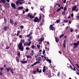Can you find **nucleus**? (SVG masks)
<instances>
[{"mask_svg": "<svg viewBox=\"0 0 79 79\" xmlns=\"http://www.w3.org/2000/svg\"><path fill=\"white\" fill-rule=\"evenodd\" d=\"M33 34V33H32V32H30L29 34H30V35H32Z\"/></svg>", "mask_w": 79, "mask_h": 79, "instance_id": "56", "label": "nucleus"}, {"mask_svg": "<svg viewBox=\"0 0 79 79\" xmlns=\"http://www.w3.org/2000/svg\"><path fill=\"white\" fill-rule=\"evenodd\" d=\"M4 69H3V67H1V72H2V70H3Z\"/></svg>", "mask_w": 79, "mask_h": 79, "instance_id": "37", "label": "nucleus"}, {"mask_svg": "<svg viewBox=\"0 0 79 79\" xmlns=\"http://www.w3.org/2000/svg\"><path fill=\"white\" fill-rule=\"evenodd\" d=\"M76 8H77V6H75L73 7L72 9V10L73 11H75L76 10Z\"/></svg>", "mask_w": 79, "mask_h": 79, "instance_id": "7", "label": "nucleus"}, {"mask_svg": "<svg viewBox=\"0 0 79 79\" xmlns=\"http://www.w3.org/2000/svg\"><path fill=\"white\" fill-rule=\"evenodd\" d=\"M63 22L65 23H68V20H64Z\"/></svg>", "mask_w": 79, "mask_h": 79, "instance_id": "33", "label": "nucleus"}, {"mask_svg": "<svg viewBox=\"0 0 79 79\" xmlns=\"http://www.w3.org/2000/svg\"><path fill=\"white\" fill-rule=\"evenodd\" d=\"M27 62V60L25 61H21V63H23V64H25V63H26Z\"/></svg>", "mask_w": 79, "mask_h": 79, "instance_id": "19", "label": "nucleus"}, {"mask_svg": "<svg viewBox=\"0 0 79 79\" xmlns=\"http://www.w3.org/2000/svg\"><path fill=\"white\" fill-rule=\"evenodd\" d=\"M27 58H32V56H27Z\"/></svg>", "mask_w": 79, "mask_h": 79, "instance_id": "26", "label": "nucleus"}, {"mask_svg": "<svg viewBox=\"0 0 79 79\" xmlns=\"http://www.w3.org/2000/svg\"><path fill=\"white\" fill-rule=\"evenodd\" d=\"M38 61H41V60L40 59V57H38Z\"/></svg>", "mask_w": 79, "mask_h": 79, "instance_id": "36", "label": "nucleus"}, {"mask_svg": "<svg viewBox=\"0 0 79 79\" xmlns=\"http://www.w3.org/2000/svg\"><path fill=\"white\" fill-rule=\"evenodd\" d=\"M35 73H36V71L34 70V71H33V74H35Z\"/></svg>", "mask_w": 79, "mask_h": 79, "instance_id": "38", "label": "nucleus"}, {"mask_svg": "<svg viewBox=\"0 0 79 79\" xmlns=\"http://www.w3.org/2000/svg\"><path fill=\"white\" fill-rule=\"evenodd\" d=\"M46 61H48V62H49L50 64H51V63H52V61H51V60L50 59H46Z\"/></svg>", "mask_w": 79, "mask_h": 79, "instance_id": "16", "label": "nucleus"}, {"mask_svg": "<svg viewBox=\"0 0 79 79\" xmlns=\"http://www.w3.org/2000/svg\"><path fill=\"white\" fill-rule=\"evenodd\" d=\"M25 11L26 12H28V11H29V9L28 8L26 9L25 10Z\"/></svg>", "mask_w": 79, "mask_h": 79, "instance_id": "41", "label": "nucleus"}, {"mask_svg": "<svg viewBox=\"0 0 79 79\" xmlns=\"http://www.w3.org/2000/svg\"><path fill=\"white\" fill-rule=\"evenodd\" d=\"M60 72L58 73L57 74L58 76V77L60 76Z\"/></svg>", "mask_w": 79, "mask_h": 79, "instance_id": "50", "label": "nucleus"}, {"mask_svg": "<svg viewBox=\"0 0 79 79\" xmlns=\"http://www.w3.org/2000/svg\"><path fill=\"white\" fill-rule=\"evenodd\" d=\"M27 16L28 18H29L31 19H33L34 18V16H33L32 15H31V13H29L27 15Z\"/></svg>", "mask_w": 79, "mask_h": 79, "instance_id": "3", "label": "nucleus"}, {"mask_svg": "<svg viewBox=\"0 0 79 79\" xmlns=\"http://www.w3.org/2000/svg\"><path fill=\"white\" fill-rule=\"evenodd\" d=\"M34 22H35V23H38L39 21V18H38V17H36L35 18V19H34Z\"/></svg>", "mask_w": 79, "mask_h": 79, "instance_id": "8", "label": "nucleus"}, {"mask_svg": "<svg viewBox=\"0 0 79 79\" xmlns=\"http://www.w3.org/2000/svg\"><path fill=\"white\" fill-rule=\"evenodd\" d=\"M41 19H42V18L41 17V16H40L39 17V19H38L39 20H38V23H39L40 21V20H41Z\"/></svg>", "mask_w": 79, "mask_h": 79, "instance_id": "21", "label": "nucleus"}, {"mask_svg": "<svg viewBox=\"0 0 79 79\" xmlns=\"http://www.w3.org/2000/svg\"><path fill=\"white\" fill-rule=\"evenodd\" d=\"M44 7H43V8H41L40 10L41 11H43V13H44L45 11H44Z\"/></svg>", "mask_w": 79, "mask_h": 79, "instance_id": "18", "label": "nucleus"}, {"mask_svg": "<svg viewBox=\"0 0 79 79\" xmlns=\"http://www.w3.org/2000/svg\"><path fill=\"white\" fill-rule=\"evenodd\" d=\"M45 73L46 75H48V74L49 73V72H48L47 71H45Z\"/></svg>", "mask_w": 79, "mask_h": 79, "instance_id": "25", "label": "nucleus"}, {"mask_svg": "<svg viewBox=\"0 0 79 79\" xmlns=\"http://www.w3.org/2000/svg\"><path fill=\"white\" fill-rule=\"evenodd\" d=\"M8 27H6V26H4L3 27V29L5 31H7Z\"/></svg>", "mask_w": 79, "mask_h": 79, "instance_id": "13", "label": "nucleus"}, {"mask_svg": "<svg viewBox=\"0 0 79 79\" xmlns=\"http://www.w3.org/2000/svg\"><path fill=\"white\" fill-rule=\"evenodd\" d=\"M17 24H18V22H17V21H15L14 23V26L15 25H17Z\"/></svg>", "mask_w": 79, "mask_h": 79, "instance_id": "31", "label": "nucleus"}, {"mask_svg": "<svg viewBox=\"0 0 79 79\" xmlns=\"http://www.w3.org/2000/svg\"><path fill=\"white\" fill-rule=\"evenodd\" d=\"M16 60H17V62H19V60L18 59V57H16Z\"/></svg>", "mask_w": 79, "mask_h": 79, "instance_id": "39", "label": "nucleus"}, {"mask_svg": "<svg viewBox=\"0 0 79 79\" xmlns=\"http://www.w3.org/2000/svg\"><path fill=\"white\" fill-rule=\"evenodd\" d=\"M77 19L78 20H79V16H77Z\"/></svg>", "mask_w": 79, "mask_h": 79, "instance_id": "61", "label": "nucleus"}, {"mask_svg": "<svg viewBox=\"0 0 79 79\" xmlns=\"http://www.w3.org/2000/svg\"><path fill=\"white\" fill-rule=\"evenodd\" d=\"M19 4H20V5H22V2H21L19 1Z\"/></svg>", "mask_w": 79, "mask_h": 79, "instance_id": "53", "label": "nucleus"}, {"mask_svg": "<svg viewBox=\"0 0 79 79\" xmlns=\"http://www.w3.org/2000/svg\"><path fill=\"white\" fill-rule=\"evenodd\" d=\"M37 48H38V49H40V45L39 44L37 45Z\"/></svg>", "mask_w": 79, "mask_h": 79, "instance_id": "24", "label": "nucleus"}, {"mask_svg": "<svg viewBox=\"0 0 79 79\" xmlns=\"http://www.w3.org/2000/svg\"><path fill=\"white\" fill-rule=\"evenodd\" d=\"M19 48V50H20L21 51H23L24 50V47L23 46L22 42H21L20 44L18 45Z\"/></svg>", "mask_w": 79, "mask_h": 79, "instance_id": "1", "label": "nucleus"}, {"mask_svg": "<svg viewBox=\"0 0 79 79\" xmlns=\"http://www.w3.org/2000/svg\"><path fill=\"white\" fill-rule=\"evenodd\" d=\"M10 24H12V25H13V20L11 19H10Z\"/></svg>", "mask_w": 79, "mask_h": 79, "instance_id": "11", "label": "nucleus"}, {"mask_svg": "<svg viewBox=\"0 0 79 79\" xmlns=\"http://www.w3.org/2000/svg\"><path fill=\"white\" fill-rule=\"evenodd\" d=\"M20 28L21 29H23L24 28V26L22 25L20 26Z\"/></svg>", "mask_w": 79, "mask_h": 79, "instance_id": "44", "label": "nucleus"}, {"mask_svg": "<svg viewBox=\"0 0 79 79\" xmlns=\"http://www.w3.org/2000/svg\"><path fill=\"white\" fill-rule=\"evenodd\" d=\"M64 14H65V11H64L62 13V15H64Z\"/></svg>", "mask_w": 79, "mask_h": 79, "instance_id": "49", "label": "nucleus"}, {"mask_svg": "<svg viewBox=\"0 0 79 79\" xmlns=\"http://www.w3.org/2000/svg\"><path fill=\"white\" fill-rule=\"evenodd\" d=\"M31 42L30 41L29 43H27V42H26L24 43V46H27V47L28 45V47H29L30 45H31Z\"/></svg>", "mask_w": 79, "mask_h": 79, "instance_id": "2", "label": "nucleus"}, {"mask_svg": "<svg viewBox=\"0 0 79 79\" xmlns=\"http://www.w3.org/2000/svg\"><path fill=\"white\" fill-rule=\"evenodd\" d=\"M60 9H64V7L62 6H61L60 7Z\"/></svg>", "mask_w": 79, "mask_h": 79, "instance_id": "46", "label": "nucleus"}, {"mask_svg": "<svg viewBox=\"0 0 79 79\" xmlns=\"http://www.w3.org/2000/svg\"><path fill=\"white\" fill-rule=\"evenodd\" d=\"M71 17H73V16H74V14H73V13L71 14Z\"/></svg>", "mask_w": 79, "mask_h": 79, "instance_id": "55", "label": "nucleus"}, {"mask_svg": "<svg viewBox=\"0 0 79 79\" xmlns=\"http://www.w3.org/2000/svg\"><path fill=\"white\" fill-rule=\"evenodd\" d=\"M43 24H44V23H41L40 24V26H43Z\"/></svg>", "mask_w": 79, "mask_h": 79, "instance_id": "62", "label": "nucleus"}, {"mask_svg": "<svg viewBox=\"0 0 79 79\" xmlns=\"http://www.w3.org/2000/svg\"><path fill=\"white\" fill-rule=\"evenodd\" d=\"M18 56H20V52H19L18 53Z\"/></svg>", "mask_w": 79, "mask_h": 79, "instance_id": "40", "label": "nucleus"}, {"mask_svg": "<svg viewBox=\"0 0 79 79\" xmlns=\"http://www.w3.org/2000/svg\"><path fill=\"white\" fill-rule=\"evenodd\" d=\"M64 35V34H62L60 35V36H59V37L60 38H61V37H63Z\"/></svg>", "mask_w": 79, "mask_h": 79, "instance_id": "29", "label": "nucleus"}, {"mask_svg": "<svg viewBox=\"0 0 79 79\" xmlns=\"http://www.w3.org/2000/svg\"><path fill=\"white\" fill-rule=\"evenodd\" d=\"M66 0H64V2H63V3H66Z\"/></svg>", "mask_w": 79, "mask_h": 79, "instance_id": "59", "label": "nucleus"}, {"mask_svg": "<svg viewBox=\"0 0 79 79\" xmlns=\"http://www.w3.org/2000/svg\"><path fill=\"white\" fill-rule=\"evenodd\" d=\"M4 23H7V20L6 19H5V18H4Z\"/></svg>", "mask_w": 79, "mask_h": 79, "instance_id": "30", "label": "nucleus"}, {"mask_svg": "<svg viewBox=\"0 0 79 79\" xmlns=\"http://www.w3.org/2000/svg\"><path fill=\"white\" fill-rule=\"evenodd\" d=\"M36 62L37 64H39L40 63V61H36Z\"/></svg>", "mask_w": 79, "mask_h": 79, "instance_id": "54", "label": "nucleus"}, {"mask_svg": "<svg viewBox=\"0 0 79 79\" xmlns=\"http://www.w3.org/2000/svg\"><path fill=\"white\" fill-rule=\"evenodd\" d=\"M23 6L19 7L17 9L18 10H23Z\"/></svg>", "mask_w": 79, "mask_h": 79, "instance_id": "12", "label": "nucleus"}, {"mask_svg": "<svg viewBox=\"0 0 79 79\" xmlns=\"http://www.w3.org/2000/svg\"><path fill=\"white\" fill-rule=\"evenodd\" d=\"M19 2L18 1H17L16 2V5H19Z\"/></svg>", "mask_w": 79, "mask_h": 79, "instance_id": "32", "label": "nucleus"}, {"mask_svg": "<svg viewBox=\"0 0 79 79\" xmlns=\"http://www.w3.org/2000/svg\"><path fill=\"white\" fill-rule=\"evenodd\" d=\"M70 31L71 32H73V28H71L70 29Z\"/></svg>", "mask_w": 79, "mask_h": 79, "instance_id": "42", "label": "nucleus"}, {"mask_svg": "<svg viewBox=\"0 0 79 79\" xmlns=\"http://www.w3.org/2000/svg\"><path fill=\"white\" fill-rule=\"evenodd\" d=\"M34 51L32 50L31 51V54L32 55H34Z\"/></svg>", "mask_w": 79, "mask_h": 79, "instance_id": "45", "label": "nucleus"}, {"mask_svg": "<svg viewBox=\"0 0 79 79\" xmlns=\"http://www.w3.org/2000/svg\"><path fill=\"white\" fill-rule=\"evenodd\" d=\"M20 33V31L19 30L17 31V34H19Z\"/></svg>", "mask_w": 79, "mask_h": 79, "instance_id": "57", "label": "nucleus"}, {"mask_svg": "<svg viewBox=\"0 0 79 79\" xmlns=\"http://www.w3.org/2000/svg\"><path fill=\"white\" fill-rule=\"evenodd\" d=\"M56 23H60V20H56Z\"/></svg>", "mask_w": 79, "mask_h": 79, "instance_id": "48", "label": "nucleus"}, {"mask_svg": "<svg viewBox=\"0 0 79 79\" xmlns=\"http://www.w3.org/2000/svg\"><path fill=\"white\" fill-rule=\"evenodd\" d=\"M29 47H27L26 48V50H29Z\"/></svg>", "mask_w": 79, "mask_h": 79, "instance_id": "52", "label": "nucleus"}, {"mask_svg": "<svg viewBox=\"0 0 79 79\" xmlns=\"http://www.w3.org/2000/svg\"><path fill=\"white\" fill-rule=\"evenodd\" d=\"M10 71L11 73L12 74H14V73H13V70L12 69H10Z\"/></svg>", "mask_w": 79, "mask_h": 79, "instance_id": "17", "label": "nucleus"}, {"mask_svg": "<svg viewBox=\"0 0 79 79\" xmlns=\"http://www.w3.org/2000/svg\"><path fill=\"white\" fill-rule=\"evenodd\" d=\"M79 45V41H77V43H73V45H74V47H75V48H76V47H77V46H78Z\"/></svg>", "mask_w": 79, "mask_h": 79, "instance_id": "5", "label": "nucleus"}, {"mask_svg": "<svg viewBox=\"0 0 79 79\" xmlns=\"http://www.w3.org/2000/svg\"><path fill=\"white\" fill-rule=\"evenodd\" d=\"M64 11H66L67 10V9L66 7H64Z\"/></svg>", "mask_w": 79, "mask_h": 79, "instance_id": "34", "label": "nucleus"}, {"mask_svg": "<svg viewBox=\"0 0 79 79\" xmlns=\"http://www.w3.org/2000/svg\"><path fill=\"white\" fill-rule=\"evenodd\" d=\"M67 37H67V36H64V39H67Z\"/></svg>", "mask_w": 79, "mask_h": 79, "instance_id": "58", "label": "nucleus"}, {"mask_svg": "<svg viewBox=\"0 0 79 79\" xmlns=\"http://www.w3.org/2000/svg\"><path fill=\"white\" fill-rule=\"evenodd\" d=\"M36 72L39 73H42V70L40 69V70L39 69V68H37L36 69Z\"/></svg>", "mask_w": 79, "mask_h": 79, "instance_id": "9", "label": "nucleus"}, {"mask_svg": "<svg viewBox=\"0 0 79 79\" xmlns=\"http://www.w3.org/2000/svg\"><path fill=\"white\" fill-rule=\"evenodd\" d=\"M49 77H51V73L49 72L48 74L47 75Z\"/></svg>", "mask_w": 79, "mask_h": 79, "instance_id": "23", "label": "nucleus"}, {"mask_svg": "<svg viewBox=\"0 0 79 79\" xmlns=\"http://www.w3.org/2000/svg\"><path fill=\"white\" fill-rule=\"evenodd\" d=\"M60 10H61V9L60 8L58 9L57 10V12H58V11H60Z\"/></svg>", "mask_w": 79, "mask_h": 79, "instance_id": "43", "label": "nucleus"}, {"mask_svg": "<svg viewBox=\"0 0 79 79\" xmlns=\"http://www.w3.org/2000/svg\"><path fill=\"white\" fill-rule=\"evenodd\" d=\"M55 40H58V38H57L56 37H55Z\"/></svg>", "mask_w": 79, "mask_h": 79, "instance_id": "63", "label": "nucleus"}, {"mask_svg": "<svg viewBox=\"0 0 79 79\" xmlns=\"http://www.w3.org/2000/svg\"><path fill=\"white\" fill-rule=\"evenodd\" d=\"M10 68H6V70H7V72H9L10 71Z\"/></svg>", "mask_w": 79, "mask_h": 79, "instance_id": "22", "label": "nucleus"}, {"mask_svg": "<svg viewBox=\"0 0 79 79\" xmlns=\"http://www.w3.org/2000/svg\"><path fill=\"white\" fill-rule=\"evenodd\" d=\"M44 35L42 36L40 40H44Z\"/></svg>", "mask_w": 79, "mask_h": 79, "instance_id": "28", "label": "nucleus"}, {"mask_svg": "<svg viewBox=\"0 0 79 79\" xmlns=\"http://www.w3.org/2000/svg\"><path fill=\"white\" fill-rule=\"evenodd\" d=\"M32 48H33L34 49H35V46L34 45H32L31 46Z\"/></svg>", "mask_w": 79, "mask_h": 79, "instance_id": "27", "label": "nucleus"}, {"mask_svg": "<svg viewBox=\"0 0 79 79\" xmlns=\"http://www.w3.org/2000/svg\"><path fill=\"white\" fill-rule=\"evenodd\" d=\"M6 2V0H1L0 1V3H5Z\"/></svg>", "mask_w": 79, "mask_h": 79, "instance_id": "15", "label": "nucleus"}, {"mask_svg": "<svg viewBox=\"0 0 79 79\" xmlns=\"http://www.w3.org/2000/svg\"><path fill=\"white\" fill-rule=\"evenodd\" d=\"M11 7L13 8L14 9H16V5L13 3H11Z\"/></svg>", "mask_w": 79, "mask_h": 79, "instance_id": "6", "label": "nucleus"}, {"mask_svg": "<svg viewBox=\"0 0 79 79\" xmlns=\"http://www.w3.org/2000/svg\"><path fill=\"white\" fill-rule=\"evenodd\" d=\"M45 52V50H44L43 52V54H44Z\"/></svg>", "mask_w": 79, "mask_h": 79, "instance_id": "51", "label": "nucleus"}, {"mask_svg": "<svg viewBox=\"0 0 79 79\" xmlns=\"http://www.w3.org/2000/svg\"><path fill=\"white\" fill-rule=\"evenodd\" d=\"M38 41L39 42H42V41H43V40H38Z\"/></svg>", "mask_w": 79, "mask_h": 79, "instance_id": "35", "label": "nucleus"}, {"mask_svg": "<svg viewBox=\"0 0 79 79\" xmlns=\"http://www.w3.org/2000/svg\"><path fill=\"white\" fill-rule=\"evenodd\" d=\"M19 2H20L21 1V2H24V0H18Z\"/></svg>", "mask_w": 79, "mask_h": 79, "instance_id": "60", "label": "nucleus"}, {"mask_svg": "<svg viewBox=\"0 0 79 79\" xmlns=\"http://www.w3.org/2000/svg\"><path fill=\"white\" fill-rule=\"evenodd\" d=\"M49 30L54 31L55 30V28L53 26V25H51L49 26Z\"/></svg>", "mask_w": 79, "mask_h": 79, "instance_id": "4", "label": "nucleus"}, {"mask_svg": "<svg viewBox=\"0 0 79 79\" xmlns=\"http://www.w3.org/2000/svg\"><path fill=\"white\" fill-rule=\"evenodd\" d=\"M64 48H66V40H64V43L63 44Z\"/></svg>", "mask_w": 79, "mask_h": 79, "instance_id": "14", "label": "nucleus"}, {"mask_svg": "<svg viewBox=\"0 0 79 79\" xmlns=\"http://www.w3.org/2000/svg\"><path fill=\"white\" fill-rule=\"evenodd\" d=\"M30 36H31V35L30 34H29V35H27L26 37H30Z\"/></svg>", "mask_w": 79, "mask_h": 79, "instance_id": "47", "label": "nucleus"}, {"mask_svg": "<svg viewBox=\"0 0 79 79\" xmlns=\"http://www.w3.org/2000/svg\"><path fill=\"white\" fill-rule=\"evenodd\" d=\"M45 66H44V67H43V73H44L45 72V71L46 70H45Z\"/></svg>", "mask_w": 79, "mask_h": 79, "instance_id": "20", "label": "nucleus"}, {"mask_svg": "<svg viewBox=\"0 0 79 79\" xmlns=\"http://www.w3.org/2000/svg\"><path fill=\"white\" fill-rule=\"evenodd\" d=\"M5 5L6 6V7H7L8 6H10V3L8 2H6L5 4Z\"/></svg>", "mask_w": 79, "mask_h": 79, "instance_id": "10", "label": "nucleus"}, {"mask_svg": "<svg viewBox=\"0 0 79 79\" xmlns=\"http://www.w3.org/2000/svg\"><path fill=\"white\" fill-rule=\"evenodd\" d=\"M21 41L22 42H23V43H24V42H25L24 41V40H23Z\"/></svg>", "mask_w": 79, "mask_h": 79, "instance_id": "64", "label": "nucleus"}]
</instances>
